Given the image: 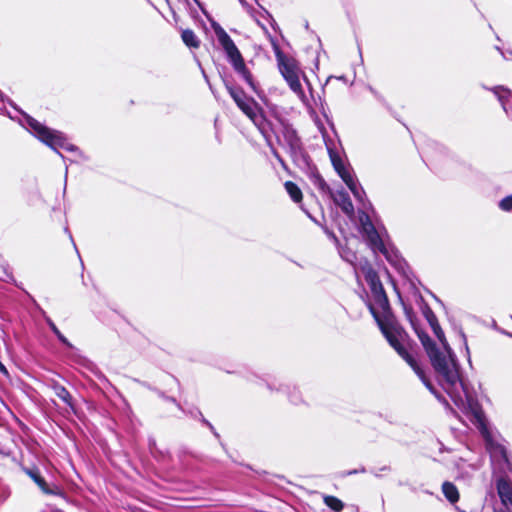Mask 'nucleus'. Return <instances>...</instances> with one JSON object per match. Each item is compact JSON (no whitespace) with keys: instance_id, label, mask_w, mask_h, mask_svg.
<instances>
[{"instance_id":"obj_1","label":"nucleus","mask_w":512,"mask_h":512,"mask_svg":"<svg viewBox=\"0 0 512 512\" xmlns=\"http://www.w3.org/2000/svg\"><path fill=\"white\" fill-rule=\"evenodd\" d=\"M429 321L434 334L440 341V346L436 345L427 334L421 333L418 335L437 374L439 383L458 406H464V399L460 390L463 391L466 397L468 409L472 415V422L477 426L481 435L485 439L492 459H499L504 463H507L505 449L502 446L493 443L482 409L468 394L467 388L462 382L459 365L455 355L452 353V350L446 342L441 327L434 318Z\"/></svg>"},{"instance_id":"obj_2","label":"nucleus","mask_w":512,"mask_h":512,"mask_svg":"<svg viewBox=\"0 0 512 512\" xmlns=\"http://www.w3.org/2000/svg\"><path fill=\"white\" fill-rule=\"evenodd\" d=\"M355 274L357 278H359L360 274H362L370 287L373 303L369 304V309L373 316L375 317V319L377 320L380 329L384 336L386 337L389 344L411 366V368L420 377V379L422 380L424 385L429 389V391L436 395L434 387L426 379L424 372L421 370L416 360L408 354V352L401 344V340L403 338L402 332L398 328L390 325L389 323L382 321L378 316V310L382 311L384 314L388 312L389 301L377 273L372 269V267L367 262H365L364 264H360L359 266L355 265Z\"/></svg>"},{"instance_id":"obj_3","label":"nucleus","mask_w":512,"mask_h":512,"mask_svg":"<svg viewBox=\"0 0 512 512\" xmlns=\"http://www.w3.org/2000/svg\"><path fill=\"white\" fill-rule=\"evenodd\" d=\"M212 27L217 36L218 42L223 48L226 56L233 66L234 70L241 76L243 81L251 88L252 92L261 96L262 91L259 89L258 83L254 80L253 75L247 69L244 59L235 45L234 41L228 33L216 22L212 23Z\"/></svg>"},{"instance_id":"obj_4","label":"nucleus","mask_w":512,"mask_h":512,"mask_svg":"<svg viewBox=\"0 0 512 512\" xmlns=\"http://www.w3.org/2000/svg\"><path fill=\"white\" fill-rule=\"evenodd\" d=\"M26 121L30 127L31 133L42 143L46 144L52 150H54L57 154L61 155L58 151V148H63L70 151L75 149L72 144L67 142V139L62 132L50 129L30 116H26Z\"/></svg>"},{"instance_id":"obj_5","label":"nucleus","mask_w":512,"mask_h":512,"mask_svg":"<svg viewBox=\"0 0 512 512\" xmlns=\"http://www.w3.org/2000/svg\"><path fill=\"white\" fill-rule=\"evenodd\" d=\"M275 56L279 71L289 85L292 92L298 96H305L300 83V75L302 72L297 60L293 57H288L278 48L275 50Z\"/></svg>"},{"instance_id":"obj_6","label":"nucleus","mask_w":512,"mask_h":512,"mask_svg":"<svg viewBox=\"0 0 512 512\" xmlns=\"http://www.w3.org/2000/svg\"><path fill=\"white\" fill-rule=\"evenodd\" d=\"M328 154L333 165V168L343 180V182L347 185V187L351 190L353 195L361 200L363 191L358 187L357 181L354 178V175L351 172V168L346 162L342 159V157L334 151L332 148L328 147Z\"/></svg>"},{"instance_id":"obj_7","label":"nucleus","mask_w":512,"mask_h":512,"mask_svg":"<svg viewBox=\"0 0 512 512\" xmlns=\"http://www.w3.org/2000/svg\"><path fill=\"white\" fill-rule=\"evenodd\" d=\"M237 106L247 115L256 125H261L263 121V111L254 98H233Z\"/></svg>"},{"instance_id":"obj_8","label":"nucleus","mask_w":512,"mask_h":512,"mask_svg":"<svg viewBox=\"0 0 512 512\" xmlns=\"http://www.w3.org/2000/svg\"><path fill=\"white\" fill-rule=\"evenodd\" d=\"M497 492L507 512H512V480L501 477L497 481Z\"/></svg>"},{"instance_id":"obj_9","label":"nucleus","mask_w":512,"mask_h":512,"mask_svg":"<svg viewBox=\"0 0 512 512\" xmlns=\"http://www.w3.org/2000/svg\"><path fill=\"white\" fill-rule=\"evenodd\" d=\"M331 196L335 204L338 205L347 216H354V206L350 200L349 195L345 191H336L335 193H332Z\"/></svg>"},{"instance_id":"obj_10","label":"nucleus","mask_w":512,"mask_h":512,"mask_svg":"<svg viewBox=\"0 0 512 512\" xmlns=\"http://www.w3.org/2000/svg\"><path fill=\"white\" fill-rule=\"evenodd\" d=\"M366 239L374 251H379L388 258L387 248L385 247L377 230L366 235Z\"/></svg>"},{"instance_id":"obj_11","label":"nucleus","mask_w":512,"mask_h":512,"mask_svg":"<svg viewBox=\"0 0 512 512\" xmlns=\"http://www.w3.org/2000/svg\"><path fill=\"white\" fill-rule=\"evenodd\" d=\"M442 492L446 499L451 502L455 503L459 500V492L457 487L451 483V482H444L442 484Z\"/></svg>"},{"instance_id":"obj_12","label":"nucleus","mask_w":512,"mask_h":512,"mask_svg":"<svg viewBox=\"0 0 512 512\" xmlns=\"http://www.w3.org/2000/svg\"><path fill=\"white\" fill-rule=\"evenodd\" d=\"M181 38L184 44L190 48H198L200 46L199 38L191 29L183 30Z\"/></svg>"},{"instance_id":"obj_13","label":"nucleus","mask_w":512,"mask_h":512,"mask_svg":"<svg viewBox=\"0 0 512 512\" xmlns=\"http://www.w3.org/2000/svg\"><path fill=\"white\" fill-rule=\"evenodd\" d=\"M285 189L294 202H300L302 200V192L295 183L287 181L285 183Z\"/></svg>"},{"instance_id":"obj_14","label":"nucleus","mask_w":512,"mask_h":512,"mask_svg":"<svg viewBox=\"0 0 512 512\" xmlns=\"http://www.w3.org/2000/svg\"><path fill=\"white\" fill-rule=\"evenodd\" d=\"M285 138L292 151L296 152L300 149V141L294 130L286 129Z\"/></svg>"},{"instance_id":"obj_15","label":"nucleus","mask_w":512,"mask_h":512,"mask_svg":"<svg viewBox=\"0 0 512 512\" xmlns=\"http://www.w3.org/2000/svg\"><path fill=\"white\" fill-rule=\"evenodd\" d=\"M359 220H360L362 232L364 233L365 236L370 234L371 232L376 231L374 225L370 221L369 216L367 214H365V213L361 214L359 217Z\"/></svg>"},{"instance_id":"obj_16","label":"nucleus","mask_w":512,"mask_h":512,"mask_svg":"<svg viewBox=\"0 0 512 512\" xmlns=\"http://www.w3.org/2000/svg\"><path fill=\"white\" fill-rule=\"evenodd\" d=\"M324 503L336 512H339L343 509L342 501L334 496H325Z\"/></svg>"},{"instance_id":"obj_17","label":"nucleus","mask_w":512,"mask_h":512,"mask_svg":"<svg viewBox=\"0 0 512 512\" xmlns=\"http://www.w3.org/2000/svg\"><path fill=\"white\" fill-rule=\"evenodd\" d=\"M48 325L50 326L51 330L55 333V335L58 337V339L64 343L65 345L71 347V344L67 340V338L58 330L56 325L50 320H47Z\"/></svg>"},{"instance_id":"obj_18","label":"nucleus","mask_w":512,"mask_h":512,"mask_svg":"<svg viewBox=\"0 0 512 512\" xmlns=\"http://www.w3.org/2000/svg\"><path fill=\"white\" fill-rule=\"evenodd\" d=\"M56 395L63 400L65 403L70 404L71 396L69 392L62 386L55 388Z\"/></svg>"},{"instance_id":"obj_19","label":"nucleus","mask_w":512,"mask_h":512,"mask_svg":"<svg viewBox=\"0 0 512 512\" xmlns=\"http://www.w3.org/2000/svg\"><path fill=\"white\" fill-rule=\"evenodd\" d=\"M334 81H341L344 86H346L348 84V79L344 75H342V76H329L327 78V80H326L325 85L323 86V90L325 91L326 87L330 86L332 84V82H334Z\"/></svg>"},{"instance_id":"obj_20","label":"nucleus","mask_w":512,"mask_h":512,"mask_svg":"<svg viewBox=\"0 0 512 512\" xmlns=\"http://www.w3.org/2000/svg\"><path fill=\"white\" fill-rule=\"evenodd\" d=\"M499 208L505 212H510L512 211V195H509L505 198H503L500 202H499Z\"/></svg>"},{"instance_id":"obj_21","label":"nucleus","mask_w":512,"mask_h":512,"mask_svg":"<svg viewBox=\"0 0 512 512\" xmlns=\"http://www.w3.org/2000/svg\"><path fill=\"white\" fill-rule=\"evenodd\" d=\"M35 483L39 486V488L46 494H50L52 493V490H50L45 482V480L39 476L36 480H35Z\"/></svg>"},{"instance_id":"obj_22","label":"nucleus","mask_w":512,"mask_h":512,"mask_svg":"<svg viewBox=\"0 0 512 512\" xmlns=\"http://www.w3.org/2000/svg\"><path fill=\"white\" fill-rule=\"evenodd\" d=\"M340 254L343 259H345L346 261H348L351 264H354V260L356 259V256L353 253L341 251Z\"/></svg>"},{"instance_id":"obj_23","label":"nucleus","mask_w":512,"mask_h":512,"mask_svg":"<svg viewBox=\"0 0 512 512\" xmlns=\"http://www.w3.org/2000/svg\"><path fill=\"white\" fill-rule=\"evenodd\" d=\"M491 92L495 94V96H500L501 93H511L507 88L503 86H496L492 89H490Z\"/></svg>"},{"instance_id":"obj_24","label":"nucleus","mask_w":512,"mask_h":512,"mask_svg":"<svg viewBox=\"0 0 512 512\" xmlns=\"http://www.w3.org/2000/svg\"><path fill=\"white\" fill-rule=\"evenodd\" d=\"M500 99H501V105H502L503 109L505 110V112H508L507 107L509 105L510 98H500Z\"/></svg>"},{"instance_id":"obj_25","label":"nucleus","mask_w":512,"mask_h":512,"mask_svg":"<svg viewBox=\"0 0 512 512\" xmlns=\"http://www.w3.org/2000/svg\"><path fill=\"white\" fill-rule=\"evenodd\" d=\"M193 1H194V2L197 4V6L202 10V12H203L204 14H206V11H205L204 6H203V4H202V3H201L199 0H193Z\"/></svg>"},{"instance_id":"obj_26","label":"nucleus","mask_w":512,"mask_h":512,"mask_svg":"<svg viewBox=\"0 0 512 512\" xmlns=\"http://www.w3.org/2000/svg\"><path fill=\"white\" fill-rule=\"evenodd\" d=\"M193 1H194V2L197 4V6L202 10V12H203L204 14H206V11H205L204 6H203V4H202V3H201L199 0H193Z\"/></svg>"},{"instance_id":"obj_27","label":"nucleus","mask_w":512,"mask_h":512,"mask_svg":"<svg viewBox=\"0 0 512 512\" xmlns=\"http://www.w3.org/2000/svg\"><path fill=\"white\" fill-rule=\"evenodd\" d=\"M193 1H194V2L197 4V6L202 10V12H203L204 14H206V11H205L204 6H203V4H202V3H201L199 0H193Z\"/></svg>"},{"instance_id":"obj_28","label":"nucleus","mask_w":512,"mask_h":512,"mask_svg":"<svg viewBox=\"0 0 512 512\" xmlns=\"http://www.w3.org/2000/svg\"><path fill=\"white\" fill-rule=\"evenodd\" d=\"M30 477L35 481L40 475L37 472L29 471Z\"/></svg>"},{"instance_id":"obj_29","label":"nucleus","mask_w":512,"mask_h":512,"mask_svg":"<svg viewBox=\"0 0 512 512\" xmlns=\"http://www.w3.org/2000/svg\"><path fill=\"white\" fill-rule=\"evenodd\" d=\"M358 472H360V473H364V472H365V469H364V468H361V469H359V470L349 471L347 474H348V475H351V474H355V473H358Z\"/></svg>"},{"instance_id":"obj_30","label":"nucleus","mask_w":512,"mask_h":512,"mask_svg":"<svg viewBox=\"0 0 512 512\" xmlns=\"http://www.w3.org/2000/svg\"><path fill=\"white\" fill-rule=\"evenodd\" d=\"M0 372L4 373V374H7V370L5 368V366L0 362Z\"/></svg>"},{"instance_id":"obj_31","label":"nucleus","mask_w":512,"mask_h":512,"mask_svg":"<svg viewBox=\"0 0 512 512\" xmlns=\"http://www.w3.org/2000/svg\"><path fill=\"white\" fill-rule=\"evenodd\" d=\"M239 2H240L242 5H245V4H246L245 0H239Z\"/></svg>"},{"instance_id":"obj_32","label":"nucleus","mask_w":512,"mask_h":512,"mask_svg":"<svg viewBox=\"0 0 512 512\" xmlns=\"http://www.w3.org/2000/svg\"><path fill=\"white\" fill-rule=\"evenodd\" d=\"M0 96H4V95L0 92Z\"/></svg>"},{"instance_id":"obj_33","label":"nucleus","mask_w":512,"mask_h":512,"mask_svg":"<svg viewBox=\"0 0 512 512\" xmlns=\"http://www.w3.org/2000/svg\"><path fill=\"white\" fill-rule=\"evenodd\" d=\"M510 53H511V55H512V52H510Z\"/></svg>"}]
</instances>
